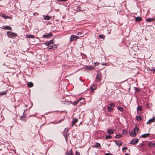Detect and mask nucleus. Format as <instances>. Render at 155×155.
I'll return each mask as SVG.
<instances>
[{
	"label": "nucleus",
	"instance_id": "nucleus-1",
	"mask_svg": "<svg viewBox=\"0 0 155 155\" xmlns=\"http://www.w3.org/2000/svg\"><path fill=\"white\" fill-rule=\"evenodd\" d=\"M69 131L68 129V128H65L64 130V132H63V134L64 136L65 139L66 140V142L67 141V140L68 139V133Z\"/></svg>",
	"mask_w": 155,
	"mask_h": 155
},
{
	"label": "nucleus",
	"instance_id": "nucleus-2",
	"mask_svg": "<svg viewBox=\"0 0 155 155\" xmlns=\"http://www.w3.org/2000/svg\"><path fill=\"white\" fill-rule=\"evenodd\" d=\"M7 34L8 36L10 38H13L17 36L16 33L10 31H7Z\"/></svg>",
	"mask_w": 155,
	"mask_h": 155
},
{
	"label": "nucleus",
	"instance_id": "nucleus-3",
	"mask_svg": "<svg viewBox=\"0 0 155 155\" xmlns=\"http://www.w3.org/2000/svg\"><path fill=\"white\" fill-rule=\"evenodd\" d=\"M101 72L98 71L97 72L95 78V81L96 82L99 81L101 79Z\"/></svg>",
	"mask_w": 155,
	"mask_h": 155
},
{
	"label": "nucleus",
	"instance_id": "nucleus-4",
	"mask_svg": "<svg viewBox=\"0 0 155 155\" xmlns=\"http://www.w3.org/2000/svg\"><path fill=\"white\" fill-rule=\"evenodd\" d=\"M139 129L136 127H135L133 129V131L134 133V135H132L133 137H135L136 136V134L138 132Z\"/></svg>",
	"mask_w": 155,
	"mask_h": 155
},
{
	"label": "nucleus",
	"instance_id": "nucleus-5",
	"mask_svg": "<svg viewBox=\"0 0 155 155\" xmlns=\"http://www.w3.org/2000/svg\"><path fill=\"white\" fill-rule=\"evenodd\" d=\"M138 142V138H134L133 139L130 143L135 145Z\"/></svg>",
	"mask_w": 155,
	"mask_h": 155
},
{
	"label": "nucleus",
	"instance_id": "nucleus-6",
	"mask_svg": "<svg viewBox=\"0 0 155 155\" xmlns=\"http://www.w3.org/2000/svg\"><path fill=\"white\" fill-rule=\"evenodd\" d=\"M79 38V37L78 36H75L74 35H72L71 36L70 41H73L76 39H78Z\"/></svg>",
	"mask_w": 155,
	"mask_h": 155
},
{
	"label": "nucleus",
	"instance_id": "nucleus-7",
	"mask_svg": "<svg viewBox=\"0 0 155 155\" xmlns=\"http://www.w3.org/2000/svg\"><path fill=\"white\" fill-rule=\"evenodd\" d=\"M84 68L85 70L91 71L93 70L94 68L92 67H91V66H86L84 67Z\"/></svg>",
	"mask_w": 155,
	"mask_h": 155
},
{
	"label": "nucleus",
	"instance_id": "nucleus-8",
	"mask_svg": "<svg viewBox=\"0 0 155 155\" xmlns=\"http://www.w3.org/2000/svg\"><path fill=\"white\" fill-rule=\"evenodd\" d=\"M78 119L77 118H73L71 122L72 126L73 127L74 125L75 124L78 122Z\"/></svg>",
	"mask_w": 155,
	"mask_h": 155
},
{
	"label": "nucleus",
	"instance_id": "nucleus-9",
	"mask_svg": "<svg viewBox=\"0 0 155 155\" xmlns=\"http://www.w3.org/2000/svg\"><path fill=\"white\" fill-rule=\"evenodd\" d=\"M84 99L83 98H81L78 100L74 101L73 104L75 106L81 100H82L84 101Z\"/></svg>",
	"mask_w": 155,
	"mask_h": 155
},
{
	"label": "nucleus",
	"instance_id": "nucleus-10",
	"mask_svg": "<svg viewBox=\"0 0 155 155\" xmlns=\"http://www.w3.org/2000/svg\"><path fill=\"white\" fill-rule=\"evenodd\" d=\"M97 87V85H93L92 87L90 88V90L91 92H93L94 90L96 89Z\"/></svg>",
	"mask_w": 155,
	"mask_h": 155
},
{
	"label": "nucleus",
	"instance_id": "nucleus-11",
	"mask_svg": "<svg viewBox=\"0 0 155 155\" xmlns=\"http://www.w3.org/2000/svg\"><path fill=\"white\" fill-rule=\"evenodd\" d=\"M54 43V40H51L50 41H46L45 43V44L47 46H48L51 44H53Z\"/></svg>",
	"mask_w": 155,
	"mask_h": 155
},
{
	"label": "nucleus",
	"instance_id": "nucleus-12",
	"mask_svg": "<svg viewBox=\"0 0 155 155\" xmlns=\"http://www.w3.org/2000/svg\"><path fill=\"white\" fill-rule=\"evenodd\" d=\"M2 29H6L8 30H11L12 29V28L8 26H3L2 28H1Z\"/></svg>",
	"mask_w": 155,
	"mask_h": 155
},
{
	"label": "nucleus",
	"instance_id": "nucleus-13",
	"mask_svg": "<svg viewBox=\"0 0 155 155\" xmlns=\"http://www.w3.org/2000/svg\"><path fill=\"white\" fill-rule=\"evenodd\" d=\"M52 35H53L50 33L47 35H43L42 37L44 38H49L51 37L52 36Z\"/></svg>",
	"mask_w": 155,
	"mask_h": 155
},
{
	"label": "nucleus",
	"instance_id": "nucleus-14",
	"mask_svg": "<svg viewBox=\"0 0 155 155\" xmlns=\"http://www.w3.org/2000/svg\"><path fill=\"white\" fill-rule=\"evenodd\" d=\"M66 155H74L72 153V151L71 149L65 153Z\"/></svg>",
	"mask_w": 155,
	"mask_h": 155
},
{
	"label": "nucleus",
	"instance_id": "nucleus-15",
	"mask_svg": "<svg viewBox=\"0 0 155 155\" xmlns=\"http://www.w3.org/2000/svg\"><path fill=\"white\" fill-rule=\"evenodd\" d=\"M155 120V118L153 117L151 119H149L147 122V124H149L150 123L153 122Z\"/></svg>",
	"mask_w": 155,
	"mask_h": 155
},
{
	"label": "nucleus",
	"instance_id": "nucleus-16",
	"mask_svg": "<svg viewBox=\"0 0 155 155\" xmlns=\"http://www.w3.org/2000/svg\"><path fill=\"white\" fill-rule=\"evenodd\" d=\"M115 142L117 145L119 146H120L122 144V142L120 140H119L118 141H115Z\"/></svg>",
	"mask_w": 155,
	"mask_h": 155
},
{
	"label": "nucleus",
	"instance_id": "nucleus-17",
	"mask_svg": "<svg viewBox=\"0 0 155 155\" xmlns=\"http://www.w3.org/2000/svg\"><path fill=\"white\" fill-rule=\"evenodd\" d=\"M43 17L44 18L45 20H48L51 19V17L48 15H43Z\"/></svg>",
	"mask_w": 155,
	"mask_h": 155
},
{
	"label": "nucleus",
	"instance_id": "nucleus-18",
	"mask_svg": "<svg viewBox=\"0 0 155 155\" xmlns=\"http://www.w3.org/2000/svg\"><path fill=\"white\" fill-rule=\"evenodd\" d=\"M57 48V46L56 45H54L50 46L48 50L52 49H55Z\"/></svg>",
	"mask_w": 155,
	"mask_h": 155
},
{
	"label": "nucleus",
	"instance_id": "nucleus-19",
	"mask_svg": "<svg viewBox=\"0 0 155 155\" xmlns=\"http://www.w3.org/2000/svg\"><path fill=\"white\" fill-rule=\"evenodd\" d=\"M150 135V134L149 133H147L144 134L142 135L140 137L142 138H147Z\"/></svg>",
	"mask_w": 155,
	"mask_h": 155
},
{
	"label": "nucleus",
	"instance_id": "nucleus-20",
	"mask_svg": "<svg viewBox=\"0 0 155 155\" xmlns=\"http://www.w3.org/2000/svg\"><path fill=\"white\" fill-rule=\"evenodd\" d=\"M142 18L140 17H137L135 18V20L137 22H139L141 21Z\"/></svg>",
	"mask_w": 155,
	"mask_h": 155
},
{
	"label": "nucleus",
	"instance_id": "nucleus-21",
	"mask_svg": "<svg viewBox=\"0 0 155 155\" xmlns=\"http://www.w3.org/2000/svg\"><path fill=\"white\" fill-rule=\"evenodd\" d=\"M26 36L27 38H35L34 35H31L27 34L26 35Z\"/></svg>",
	"mask_w": 155,
	"mask_h": 155
},
{
	"label": "nucleus",
	"instance_id": "nucleus-22",
	"mask_svg": "<svg viewBox=\"0 0 155 155\" xmlns=\"http://www.w3.org/2000/svg\"><path fill=\"white\" fill-rule=\"evenodd\" d=\"M101 146V145L100 143H96L93 145V147H98Z\"/></svg>",
	"mask_w": 155,
	"mask_h": 155
},
{
	"label": "nucleus",
	"instance_id": "nucleus-23",
	"mask_svg": "<svg viewBox=\"0 0 155 155\" xmlns=\"http://www.w3.org/2000/svg\"><path fill=\"white\" fill-rule=\"evenodd\" d=\"M107 132L108 134H111L114 133V131L112 129H108L107 130Z\"/></svg>",
	"mask_w": 155,
	"mask_h": 155
},
{
	"label": "nucleus",
	"instance_id": "nucleus-24",
	"mask_svg": "<svg viewBox=\"0 0 155 155\" xmlns=\"http://www.w3.org/2000/svg\"><path fill=\"white\" fill-rule=\"evenodd\" d=\"M27 86L29 87H31L33 86V84L31 82H29L27 84Z\"/></svg>",
	"mask_w": 155,
	"mask_h": 155
},
{
	"label": "nucleus",
	"instance_id": "nucleus-25",
	"mask_svg": "<svg viewBox=\"0 0 155 155\" xmlns=\"http://www.w3.org/2000/svg\"><path fill=\"white\" fill-rule=\"evenodd\" d=\"M7 91H2V92H0V95H5L7 93Z\"/></svg>",
	"mask_w": 155,
	"mask_h": 155
},
{
	"label": "nucleus",
	"instance_id": "nucleus-26",
	"mask_svg": "<svg viewBox=\"0 0 155 155\" xmlns=\"http://www.w3.org/2000/svg\"><path fill=\"white\" fill-rule=\"evenodd\" d=\"M137 110L140 111L142 110V108L141 106L139 105L137 106Z\"/></svg>",
	"mask_w": 155,
	"mask_h": 155
},
{
	"label": "nucleus",
	"instance_id": "nucleus-27",
	"mask_svg": "<svg viewBox=\"0 0 155 155\" xmlns=\"http://www.w3.org/2000/svg\"><path fill=\"white\" fill-rule=\"evenodd\" d=\"M154 20V18H149L147 20V22H150L153 21Z\"/></svg>",
	"mask_w": 155,
	"mask_h": 155
},
{
	"label": "nucleus",
	"instance_id": "nucleus-28",
	"mask_svg": "<svg viewBox=\"0 0 155 155\" xmlns=\"http://www.w3.org/2000/svg\"><path fill=\"white\" fill-rule=\"evenodd\" d=\"M136 117L137 120L138 121H140L142 119V118L140 116H137Z\"/></svg>",
	"mask_w": 155,
	"mask_h": 155
},
{
	"label": "nucleus",
	"instance_id": "nucleus-29",
	"mask_svg": "<svg viewBox=\"0 0 155 155\" xmlns=\"http://www.w3.org/2000/svg\"><path fill=\"white\" fill-rule=\"evenodd\" d=\"M1 16L2 17L5 19H6L7 18H9V17L8 16H7V15H5L3 14H2L1 15Z\"/></svg>",
	"mask_w": 155,
	"mask_h": 155
},
{
	"label": "nucleus",
	"instance_id": "nucleus-30",
	"mask_svg": "<svg viewBox=\"0 0 155 155\" xmlns=\"http://www.w3.org/2000/svg\"><path fill=\"white\" fill-rule=\"evenodd\" d=\"M122 137L121 134H117L115 137L116 138H119Z\"/></svg>",
	"mask_w": 155,
	"mask_h": 155
},
{
	"label": "nucleus",
	"instance_id": "nucleus-31",
	"mask_svg": "<svg viewBox=\"0 0 155 155\" xmlns=\"http://www.w3.org/2000/svg\"><path fill=\"white\" fill-rule=\"evenodd\" d=\"M149 70L151 71V73L152 72L153 73H154L155 72V68H154L150 69Z\"/></svg>",
	"mask_w": 155,
	"mask_h": 155
},
{
	"label": "nucleus",
	"instance_id": "nucleus-32",
	"mask_svg": "<svg viewBox=\"0 0 155 155\" xmlns=\"http://www.w3.org/2000/svg\"><path fill=\"white\" fill-rule=\"evenodd\" d=\"M99 37L101 39H104L105 36L104 35H101L99 36Z\"/></svg>",
	"mask_w": 155,
	"mask_h": 155
},
{
	"label": "nucleus",
	"instance_id": "nucleus-33",
	"mask_svg": "<svg viewBox=\"0 0 155 155\" xmlns=\"http://www.w3.org/2000/svg\"><path fill=\"white\" fill-rule=\"evenodd\" d=\"M111 138H112V137L111 136H110V135H107L106 136L105 138L106 139H108Z\"/></svg>",
	"mask_w": 155,
	"mask_h": 155
},
{
	"label": "nucleus",
	"instance_id": "nucleus-34",
	"mask_svg": "<svg viewBox=\"0 0 155 155\" xmlns=\"http://www.w3.org/2000/svg\"><path fill=\"white\" fill-rule=\"evenodd\" d=\"M107 108L109 111H111L113 110V108L110 107H108Z\"/></svg>",
	"mask_w": 155,
	"mask_h": 155
},
{
	"label": "nucleus",
	"instance_id": "nucleus-35",
	"mask_svg": "<svg viewBox=\"0 0 155 155\" xmlns=\"http://www.w3.org/2000/svg\"><path fill=\"white\" fill-rule=\"evenodd\" d=\"M129 134L132 137H133L132 135H134V131H131L129 133Z\"/></svg>",
	"mask_w": 155,
	"mask_h": 155
},
{
	"label": "nucleus",
	"instance_id": "nucleus-36",
	"mask_svg": "<svg viewBox=\"0 0 155 155\" xmlns=\"http://www.w3.org/2000/svg\"><path fill=\"white\" fill-rule=\"evenodd\" d=\"M118 109L119 111H122L123 110V108L121 107H118Z\"/></svg>",
	"mask_w": 155,
	"mask_h": 155
},
{
	"label": "nucleus",
	"instance_id": "nucleus-37",
	"mask_svg": "<svg viewBox=\"0 0 155 155\" xmlns=\"http://www.w3.org/2000/svg\"><path fill=\"white\" fill-rule=\"evenodd\" d=\"M148 145L149 147H151L153 146V143H148Z\"/></svg>",
	"mask_w": 155,
	"mask_h": 155
},
{
	"label": "nucleus",
	"instance_id": "nucleus-38",
	"mask_svg": "<svg viewBox=\"0 0 155 155\" xmlns=\"http://www.w3.org/2000/svg\"><path fill=\"white\" fill-rule=\"evenodd\" d=\"M127 148L126 147H124L122 148L123 151H125L127 150Z\"/></svg>",
	"mask_w": 155,
	"mask_h": 155
},
{
	"label": "nucleus",
	"instance_id": "nucleus-39",
	"mask_svg": "<svg viewBox=\"0 0 155 155\" xmlns=\"http://www.w3.org/2000/svg\"><path fill=\"white\" fill-rule=\"evenodd\" d=\"M122 132L124 134H127V131L126 130H124Z\"/></svg>",
	"mask_w": 155,
	"mask_h": 155
},
{
	"label": "nucleus",
	"instance_id": "nucleus-40",
	"mask_svg": "<svg viewBox=\"0 0 155 155\" xmlns=\"http://www.w3.org/2000/svg\"><path fill=\"white\" fill-rule=\"evenodd\" d=\"M75 155H80V153L78 151H77L75 152Z\"/></svg>",
	"mask_w": 155,
	"mask_h": 155
},
{
	"label": "nucleus",
	"instance_id": "nucleus-41",
	"mask_svg": "<svg viewBox=\"0 0 155 155\" xmlns=\"http://www.w3.org/2000/svg\"><path fill=\"white\" fill-rule=\"evenodd\" d=\"M110 105L111 107H114L115 105V104L114 103H111Z\"/></svg>",
	"mask_w": 155,
	"mask_h": 155
},
{
	"label": "nucleus",
	"instance_id": "nucleus-42",
	"mask_svg": "<svg viewBox=\"0 0 155 155\" xmlns=\"http://www.w3.org/2000/svg\"><path fill=\"white\" fill-rule=\"evenodd\" d=\"M77 35H81V37L83 36H84V35H81V32H78V33L77 34Z\"/></svg>",
	"mask_w": 155,
	"mask_h": 155
},
{
	"label": "nucleus",
	"instance_id": "nucleus-43",
	"mask_svg": "<svg viewBox=\"0 0 155 155\" xmlns=\"http://www.w3.org/2000/svg\"><path fill=\"white\" fill-rule=\"evenodd\" d=\"M67 1V0H58V1L59 2H64V1Z\"/></svg>",
	"mask_w": 155,
	"mask_h": 155
},
{
	"label": "nucleus",
	"instance_id": "nucleus-44",
	"mask_svg": "<svg viewBox=\"0 0 155 155\" xmlns=\"http://www.w3.org/2000/svg\"><path fill=\"white\" fill-rule=\"evenodd\" d=\"M105 155H113V154H111V153H105Z\"/></svg>",
	"mask_w": 155,
	"mask_h": 155
},
{
	"label": "nucleus",
	"instance_id": "nucleus-45",
	"mask_svg": "<svg viewBox=\"0 0 155 155\" xmlns=\"http://www.w3.org/2000/svg\"><path fill=\"white\" fill-rule=\"evenodd\" d=\"M64 120V119H62L60 120H59V121H58V123H60L61 121L63 120Z\"/></svg>",
	"mask_w": 155,
	"mask_h": 155
},
{
	"label": "nucleus",
	"instance_id": "nucleus-46",
	"mask_svg": "<svg viewBox=\"0 0 155 155\" xmlns=\"http://www.w3.org/2000/svg\"><path fill=\"white\" fill-rule=\"evenodd\" d=\"M101 64L103 65H107V64L106 63H102Z\"/></svg>",
	"mask_w": 155,
	"mask_h": 155
},
{
	"label": "nucleus",
	"instance_id": "nucleus-47",
	"mask_svg": "<svg viewBox=\"0 0 155 155\" xmlns=\"http://www.w3.org/2000/svg\"><path fill=\"white\" fill-rule=\"evenodd\" d=\"M136 91H140L139 89L138 88H136Z\"/></svg>",
	"mask_w": 155,
	"mask_h": 155
},
{
	"label": "nucleus",
	"instance_id": "nucleus-48",
	"mask_svg": "<svg viewBox=\"0 0 155 155\" xmlns=\"http://www.w3.org/2000/svg\"><path fill=\"white\" fill-rule=\"evenodd\" d=\"M153 146L155 147V143H153Z\"/></svg>",
	"mask_w": 155,
	"mask_h": 155
},
{
	"label": "nucleus",
	"instance_id": "nucleus-49",
	"mask_svg": "<svg viewBox=\"0 0 155 155\" xmlns=\"http://www.w3.org/2000/svg\"><path fill=\"white\" fill-rule=\"evenodd\" d=\"M125 155H129L128 153H126Z\"/></svg>",
	"mask_w": 155,
	"mask_h": 155
},
{
	"label": "nucleus",
	"instance_id": "nucleus-50",
	"mask_svg": "<svg viewBox=\"0 0 155 155\" xmlns=\"http://www.w3.org/2000/svg\"><path fill=\"white\" fill-rule=\"evenodd\" d=\"M96 63H95V66H96Z\"/></svg>",
	"mask_w": 155,
	"mask_h": 155
},
{
	"label": "nucleus",
	"instance_id": "nucleus-51",
	"mask_svg": "<svg viewBox=\"0 0 155 155\" xmlns=\"http://www.w3.org/2000/svg\"><path fill=\"white\" fill-rule=\"evenodd\" d=\"M21 118H22V117H20V119H21Z\"/></svg>",
	"mask_w": 155,
	"mask_h": 155
},
{
	"label": "nucleus",
	"instance_id": "nucleus-52",
	"mask_svg": "<svg viewBox=\"0 0 155 155\" xmlns=\"http://www.w3.org/2000/svg\"><path fill=\"white\" fill-rule=\"evenodd\" d=\"M82 102H80V103H81Z\"/></svg>",
	"mask_w": 155,
	"mask_h": 155
}]
</instances>
